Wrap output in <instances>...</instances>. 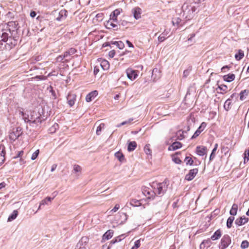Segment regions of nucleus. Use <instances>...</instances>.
Masks as SVG:
<instances>
[{
    "instance_id": "nucleus-43",
    "label": "nucleus",
    "mask_w": 249,
    "mask_h": 249,
    "mask_svg": "<svg viewBox=\"0 0 249 249\" xmlns=\"http://www.w3.org/2000/svg\"><path fill=\"white\" fill-rule=\"evenodd\" d=\"M166 35L164 32L163 33L158 37V40L160 42L163 41L166 38Z\"/></svg>"
},
{
    "instance_id": "nucleus-7",
    "label": "nucleus",
    "mask_w": 249,
    "mask_h": 249,
    "mask_svg": "<svg viewBox=\"0 0 249 249\" xmlns=\"http://www.w3.org/2000/svg\"><path fill=\"white\" fill-rule=\"evenodd\" d=\"M126 73L127 77L131 80H135L138 76L137 71L131 68L127 69Z\"/></svg>"
},
{
    "instance_id": "nucleus-14",
    "label": "nucleus",
    "mask_w": 249,
    "mask_h": 249,
    "mask_svg": "<svg viewBox=\"0 0 249 249\" xmlns=\"http://www.w3.org/2000/svg\"><path fill=\"white\" fill-rule=\"evenodd\" d=\"M98 95V92L96 90L93 91L89 93L86 97V100L87 102H89L92 100Z\"/></svg>"
},
{
    "instance_id": "nucleus-25",
    "label": "nucleus",
    "mask_w": 249,
    "mask_h": 249,
    "mask_svg": "<svg viewBox=\"0 0 249 249\" xmlns=\"http://www.w3.org/2000/svg\"><path fill=\"white\" fill-rule=\"evenodd\" d=\"M244 56V53L242 50H239L237 53L235 54V58L236 60H241Z\"/></svg>"
},
{
    "instance_id": "nucleus-40",
    "label": "nucleus",
    "mask_w": 249,
    "mask_h": 249,
    "mask_svg": "<svg viewBox=\"0 0 249 249\" xmlns=\"http://www.w3.org/2000/svg\"><path fill=\"white\" fill-rule=\"evenodd\" d=\"M181 19L179 18H173L172 23L174 25H178L181 21Z\"/></svg>"
},
{
    "instance_id": "nucleus-35",
    "label": "nucleus",
    "mask_w": 249,
    "mask_h": 249,
    "mask_svg": "<svg viewBox=\"0 0 249 249\" xmlns=\"http://www.w3.org/2000/svg\"><path fill=\"white\" fill-rule=\"evenodd\" d=\"M249 247V242L247 240H244L242 242L241 248L242 249H247Z\"/></svg>"
},
{
    "instance_id": "nucleus-60",
    "label": "nucleus",
    "mask_w": 249,
    "mask_h": 249,
    "mask_svg": "<svg viewBox=\"0 0 249 249\" xmlns=\"http://www.w3.org/2000/svg\"><path fill=\"white\" fill-rule=\"evenodd\" d=\"M65 58H63V55H59L57 58V61H61L63 59Z\"/></svg>"
},
{
    "instance_id": "nucleus-21",
    "label": "nucleus",
    "mask_w": 249,
    "mask_h": 249,
    "mask_svg": "<svg viewBox=\"0 0 249 249\" xmlns=\"http://www.w3.org/2000/svg\"><path fill=\"white\" fill-rule=\"evenodd\" d=\"M137 147V143L135 141L130 142L128 143L127 150L129 152L132 151L135 149Z\"/></svg>"
},
{
    "instance_id": "nucleus-17",
    "label": "nucleus",
    "mask_w": 249,
    "mask_h": 249,
    "mask_svg": "<svg viewBox=\"0 0 249 249\" xmlns=\"http://www.w3.org/2000/svg\"><path fill=\"white\" fill-rule=\"evenodd\" d=\"M235 79V75L232 73H229L223 76V79L228 82H231Z\"/></svg>"
},
{
    "instance_id": "nucleus-36",
    "label": "nucleus",
    "mask_w": 249,
    "mask_h": 249,
    "mask_svg": "<svg viewBox=\"0 0 249 249\" xmlns=\"http://www.w3.org/2000/svg\"><path fill=\"white\" fill-rule=\"evenodd\" d=\"M185 162H186V164L187 165H192L194 163V160L192 159L189 157H186L184 160Z\"/></svg>"
},
{
    "instance_id": "nucleus-9",
    "label": "nucleus",
    "mask_w": 249,
    "mask_h": 249,
    "mask_svg": "<svg viewBox=\"0 0 249 249\" xmlns=\"http://www.w3.org/2000/svg\"><path fill=\"white\" fill-rule=\"evenodd\" d=\"M21 129L20 127L17 128L16 131L13 129L12 132L10 134V139L12 140H15L18 139L21 134Z\"/></svg>"
},
{
    "instance_id": "nucleus-49",
    "label": "nucleus",
    "mask_w": 249,
    "mask_h": 249,
    "mask_svg": "<svg viewBox=\"0 0 249 249\" xmlns=\"http://www.w3.org/2000/svg\"><path fill=\"white\" fill-rule=\"evenodd\" d=\"M144 151H145V153H146L147 155H150V154H151V150L150 149L149 146H148V145H146L144 147Z\"/></svg>"
},
{
    "instance_id": "nucleus-48",
    "label": "nucleus",
    "mask_w": 249,
    "mask_h": 249,
    "mask_svg": "<svg viewBox=\"0 0 249 249\" xmlns=\"http://www.w3.org/2000/svg\"><path fill=\"white\" fill-rule=\"evenodd\" d=\"M39 153V151L38 149L36 150L35 152H34L32 155L31 159L32 160H35L38 155Z\"/></svg>"
},
{
    "instance_id": "nucleus-45",
    "label": "nucleus",
    "mask_w": 249,
    "mask_h": 249,
    "mask_svg": "<svg viewBox=\"0 0 249 249\" xmlns=\"http://www.w3.org/2000/svg\"><path fill=\"white\" fill-rule=\"evenodd\" d=\"M191 70H192L191 68L189 67L187 70L184 71L183 73V77H185V78L187 77L189 75Z\"/></svg>"
},
{
    "instance_id": "nucleus-32",
    "label": "nucleus",
    "mask_w": 249,
    "mask_h": 249,
    "mask_svg": "<svg viewBox=\"0 0 249 249\" xmlns=\"http://www.w3.org/2000/svg\"><path fill=\"white\" fill-rule=\"evenodd\" d=\"M112 44L116 45L120 49H122L124 47V44L122 41H114L112 42Z\"/></svg>"
},
{
    "instance_id": "nucleus-38",
    "label": "nucleus",
    "mask_w": 249,
    "mask_h": 249,
    "mask_svg": "<svg viewBox=\"0 0 249 249\" xmlns=\"http://www.w3.org/2000/svg\"><path fill=\"white\" fill-rule=\"evenodd\" d=\"M133 118H130L127 121L123 122L122 123H121L119 124H118L117 125V127H120L121 126L124 125V124H131V122L133 121Z\"/></svg>"
},
{
    "instance_id": "nucleus-59",
    "label": "nucleus",
    "mask_w": 249,
    "mask_h": 249,
    "mask_svg": "<svg viewBox=\"0 0 249 249\" xmlns=\"http://www.w3.org/2000/svg\"><path fill=\"white\" fill-rule=\"evenodd\" d=\"M221 150H222V152H224L225 154H226V153L228 152L229 149H228V147H223L221 149Z\"/></svg>"
},
{
    "instance_id": "nucleus-53",
    "label": "nucleus",
    "mask_w": 249,
    "mask_h": 249,
    "mask_svg": "<svg viewBox=\"0 0 249 249\" xmlns=\"http://www.w3.org/2000/svg\"><path fill=\"white\" fill-rule=\"evenodd\" d=\"M76 52V50L75 49L71 48L68 50V53L71 55L74 54Z\"/></svg>"
},
{
    "instance_id": "nucleus-3",
    "label": "nucleus",
    "mask_w": 249,
    "mask_h": 249,
    "mask_svg": "<svg viewBox=\"0 0 249 249\" xmlns=\"http://www.w3.org/2000/svg\"><path fill=\"white\" fill-rule=\"evenodd\" d=\"M182 10L183 16H185L186 18L190 19L193 17L194 13L196 11V8L193 5L185 3L182 6Z\"/></svg>"
},
{
    "instance_id": "nucleus-30",
    "label": "nucleus",
    "mask_w": 249,
    "mask_h": 249,
    "mask_svg": "<svg viewBox=\"0 0 249 249\" xmlns=\"http://www.w3.org/2000/svg\"><path fill=\"white\" fill-rule=\"evenodd\" d=\"M234 220V217L233 216H230L228 218L227 221V227L228 228H231V227Z\"/></svg>"
},
{
    "instance_id": "nucleus-37",
    "label": "nucleus",
    "mask_w": 249,
    "mask_h": 249,
    "mask_svg": "<svg viewBox=\"0 0 249 249\" xmlns=\"http://www.w3.org/2000/svg\"><path fill=\"white\" fill-rule=\"evenodd\" d=\"M130 204L134 207H138L141 205V203L139 200H132L130 202Z\"/></svg>"
},
{
    "instance_id": "nucleus-34",
    "label": "nucleus",
    "mask_w": 249,
    "mask_h": 249,
    "mask_svg": "<svg viewBox=\"0 0 249 249\" xmlns=\"http://www.w3.org/2000/svg\"><path fill=\"white\" fill-rule=\"evenodd\" d=\"M81 170L82 168L79 165L75 164L73 165V169L72 172L74 173H80Z\"/></svg>"
},
{
    "instance_id": "nucleus-19",
    "label": "nucleus",
    "mask_w": 249,
    "mask_h": 249,
    "mask_svg": "<svg viewBox=\"0 0 249 249\" xmlns=\"http://www.w3.org/2000/svg\"><path fill=\"white\" fill-rule=\"evenodd\" d=\"M133 14L134 18L138 19L141 18V9L139 7H136L133 10Z\"/></svg>"
},
{
    "instance_id": "nucleus-42",
    "label": "nucleus",
    "mask_w": 249,
    "mask_h": 249,
    "mask_svg": "<svg viewBox=\"0 0 249 249\" xmlns=\"http://www.w3.org/2000/svg\"><path fill=\"white\" fill-rule=\"evenodd\" d=\"M248 93V92H247L246 90L242 91L240 93V99L242 101L244 100L245 99V95H247Z\"/></svg>"
},
{
    "instance_id": "nucleus-57",
    "label": "nucleus",
    "mask_w": 249,
    "mask_h": 249,
    "mask_svg": "<svg viewBox=\"0 0 249 249\" xmlns=\"http://www.w3.org/2000/svg\"><path fill=\"white\" fill-rule=\"evenodd\" d=\"M218 144L217 143H215L214 144V148L212 150V152L211 153H213V154H215L216 151L217 150V148H218Z\"/></svg>"
},
{
    "instance_id": "nucleus-22",
    "label": "nucleus",
    "mask_w": 249,
    "mask_h": 249,
    "mask_svg": "<svg viewBox=\"0 0 249 249\" xmlns=\"http://www.w3.org/2000/svg\"><path fill=\"white\" fill-rule=\"evenodd\" d=\"M238 210V205L234 203L230 211V213L231 215L234 216L236 215Z\"/></svg>"
},
{
    "instance_id": "nucleus-29",
    "label": "nucleus",
    "mask_w": 249,
    "mask_h": 249,
    "mask_svg": "<svg viewBox=\"0 0 249 249\" xmlns=\"http://www.w3.org/2000/svg\"><path fill=\"white\" fill-rule=\"evenodd\" d=\"M231 99H227L224 103V107L227 110H229L231 108Z\"/></svg>"
},
{
    "instance_id": "nucleus-63",
    "label": "nucleus",
    "mask_w": 249,
    "mask_h": 249,
    "mask_svg": "<svg viewBox=\"0 0 249 249\" xmlns=\"http://www.w3.org/2000/svg\"><path fill=\"white\" fill-rule=\"evenodd\" d=\"M71 54H69V53H68V51L65 52L64 53V54H63V58H67L68 56H70Z\"/></svg>"
},
{
    "instance_id": "nucleus-56",
    "label": "nucleus",
    "mask_w": 249,
    "mask_h": 249,
    "mask_svg": "<svg viewBox=\"0 0 249 249\" xmlns=\"http://www.w3.org/2000/svg\"><path fill=\"white\" fill-rule=\"evenodd\" d=\"M115 54V51L114 50H111L109 52L108 55L109 56L112 58L114 56Z\"/></svg>"
},
{
    "instance_id": "nucleus-46",
    "label": "nucleus",
    "mask_w": 249,
    "mask_h": 249,
    "mask_svg": "<svg viewBox=\"0 0 249 249\" xmlns=\"http://www.w3.org/2000/svg\"><path fill=\"white\" fill-rule=\"evenodd\" d=\"M218 89H219L220 90H222L224 92H226L227 91L228 87L226 85H220L218 86Z\"/></svg>"
},
{
    "instance_id": "nucleus-64",
    "label": "nucleus",
    "mask_w": 249,
    "mask_h": 249,
    "mask_svg": "<svg viewBox=\"0 0 249 249\" xmlns=\"http://www.w3.org/2000/svg\"><path fill=\"white\" fill-rule=\"evenodd\" d=\"M30 16L32 17V18H34L36 17V12L35 11H32L31 13H30Z\"/></svg>"
},
{
    "instance_id": "nucleus-26",
    "label": "nucleus",
    "mask_w": 249,
    "mask_h": 249,
    "mask_svg": "<svg viewBox=\"0 0 249 249\" xmlns=\"http://www.w3.org/2000/svg\"><path fill=\"white\" fill-rule=\"evenodd\" d=\"M18 215V211L17 210H14L12 214L9 216L8 218V221H11L16 218Z\"/></svg>"
},
{
    "instance_id": "nucleus-18",
    "label": "nucleus",
    "mask_w": 249,
    "mask_h": 249,
    "mask_svg": "<svg viewBox=\"0 0 249 249\" xmlns=\"http://www.w3.org/2000/svg\"><path fill=\"white\" fill-rule=\"evenodd\" d=\"M113 234V231L110 230H108L103 235V239L104 240H109L112 237Z\"/></svg>"
},
{
    "instance_id": "nucleus-51",
    "label": "nucleus",
    "mask_w": 249,
    "mask_h": 249,
    "mask_svg": "<svg viewBox=\"0 0 249 249\" xmlns=\"http://www.w3.org/2000/svg\"><path fill=\"white\" fill-rule=\"evenodd\" d=\"M49 91L52 93V96H53L54 99L56 98V95L55 93V91L53 90L52 87L50 86L49 88Z\"/></svg>"
},
{
    "instance_id": "nucleus-47",
    "label": "nucleus",
    "mask_w": 249,
    "mask_h": 249,
    "mask_svg": "<svg viewBox=\"0 0 249 249\" xmlns=\"http://www.w3.org/2000/svg\"><path fill=\"white\" fill-rule=\"evenodd\" d=\"M206 126V123L203 122L197 130H199L200 132H201L205 128Z\"/></svg>"
},
{
    "instance_id": "nucleus-10",
    "label": "nucleus",
    "mask_w": 249,
    "mask_h": 249,
    "mask_svg": "<svg viewBox=\"0 0 249 249\" xmlns=\"http://www.w3.org/2000/svg\"><path fill=\"white\" fill-rule=\"evenodd\" d=\"M196 153L200 156L206 155L207 153V148L204 146H197L196 147Z\"/></svg>"
},
{
    "instance_id": "nucleus-54",
    "label": "nucleus",
    "mask_w": 249,
    "mask_h": 249,
    "mask_svg": "<svg viewBox=\"0 0 249 249\" xmlns=\"http://www.w3.org/2000/svg\"><path fill=\"white\" fill-rule=\"evenodd\" d=\"M120 208V205L118 204L115 205V207L111 211L113 212H116Z\"/></svg>"
},
{
    "instance_id": "nucleus-44",
    "label": "nucleus",
    "mask_w": 249,
    "mask_h": 249,
    "mask_svg": "<svg viewBox=\"0 0 249 249\" xmlns=\"http://www.w3.org/2000/svg\"><path fill=\"white\" fill-rule=\"evenodd\" d=\"M244 155V162H246L249 160V149L245 151Z\"/></svg>"
},
{
    "instance_id": "nucleus-13",
    "label": "nucleus",
    "mask_w": 249,
    "mask_h": 249,
    "mask_svg": "<svg viewBox=\"0 0 249 249\" xmlns=\"http://www.w3.org/2000/svg\"><path fill=\"white\" fill-rule=\"evenodd\" d=\"M5 147L2 145H0V166L1 165L5 160Z\"/></svg>"
},
{
    "instance_id": "nucleus-41",
    "label": "nucleus",
    "mask_w": 249,
    "mask_h": 249,
    "mask_svg": "<svg viewBox=\"0 0 249 249\" xmlns=\"http://www.w3.org/2000/svg\"><path fill=\"white\" fill-rule=\"evenodd\" d=\"M59 128V125L57 124H54L50 129V131L51 133L54 132L56 130L58 129Z\"/></svg>"
},
{
    "instance_id": "nucleus-6",
    "label": "nucleus",
    "mask_w": 249,
    "mask_h": 249,
    "mask_svg": "<svg viewBox=\"0 0 249 249\" xmlns=\"http://www.w3.org/2000/svg\"><path fill=\"white\" fill-rule=\"evenodd\" d=\"M142 192L143 194L149 199L151 198H153L156 196L154 190L152 189V187L149 188L144 187L142 188Z\"/></svg>"
},
{
    "instance_id": "nucleus-4",
    "label": "nucleus",
    "mask_w": 249,
    "mask_h": 249,
    "mask_svg": "<svg viewBox=\"0 0 249 249\" xmlns=\"http://www.w3.org/2000/svg\"><path fill=\"white\" fill-rule=\"evenodd\" d=\"M18 24L16 21H10L4 25V28L6 31H8L11 37L15 36L17 33Z\"/></svg>"
},
{
    "instance_id": "nucleus-8",
    "label": "nucleus",
    "mask_w": 249,
    "mask_h": 249,
    "mask_svg": "<svg viewBox=\"0 0 249 249\" xmlns=\"http://www.w3.org/2000/svg\"><path fill=\"white\" fill-rule=\"evenodd\" d=\"M198 170L197 168H194L189 171L188 174L185 176V179L191 181L192 180L197 174Z\"/></svg>"
},
{
    "instance_id": "nucleus-58",
    "label": "nucleus",
    "mask_w": 249,
    "mask_h": 249,
    "mask_svg": "<svg viewBox=\"0 0 249 249\" xmlns=\"http://www.w3.org/2000/svg\"><path fill=\"white\" fill-rule=\"evenodd\" d=\"M124 236V235H123V234H122V235H120V236H118V237L116 238V239H115V240L114 241H113V243H116V242H120V241H121L122 240V239H121V237H122V236Z\"/></svg>"
},
{
    "instance_id": "nucleus-62",
    "label": "nucleus",
    "mask_w": 249,
    "mask_h": 249,
    "mask_svg": "<svg viewBox=\"0 0 249 249\" xmlns=\"http://www.w3.org/2000/svg\"><path fill=\"white\" fill-rule=\"evenodd\" d=\"M40 205H46L47 204V200L46 199H43L41 202H40Z\"/></svg>"
},
{
    "instance_id": "nucleus-16",
    "label": "nucleus",
    "mask_w": 249,
    "mask_h": 249,
    "mask_svg": "<svg viewBox=\"0 0 249 249\" xmlns=\"http://www.w3.org/2000/svg\"><path fill=\"white\" fill-rule=\"evenodd\" d=\"M10 36V34L8 31H6L4 28L1 29V37L2 40L5 42L7 40L8 37Z\"/></svg>"
},
{
    "instance_id": "nucleus-5",
    "label": "nucleus",
    "mask_w": 249,
    "mask_h": 249,
    "mask_svg": "<svg viewBox=\"0 0 249 249\" xmlns=\"http://www.w3.org/2000/svg\"><path fill=\"white\" fill-rule=\"evenodd\" d=\"M231 243V237L228 235H224L221 240L220 243L219 245L220 249H226Z\"/></svg>"
},
{
    "instance_id": "nucleus-52",
    "label": "nucleus",
    "mask_w": 249,
    "mask_h": 249,
    "mask_svg": "<svg viewBox=\"0 0 249 249\" xmlns=\"http://www.w3.org/2000/svg\"><path fill=\"white\" fill-rule=\"evenodd\" d=\"M200 133L201 132H200L199 130H196V131L194 134V135H193V136L192 137L191 139H193L196 138L200 135Z\"/></svg>"
},
{
    "instance_id": "nucleus-27",
    "label": "nucleus",
    "mask_w": 249,
    "mask_h": 249,
    "mask_svg": "<svg viewBox=\"0 0 249 249\" xmlns=\"http://www.w3.org/2000/svg\"><path fill=\"white\" fill-rule=\"evenodd\" d=\"M115 156L121 162H123L124 160V155L119 151L115 153Z\"/></svg>"
},
{
    "instance_id": "nucleus-33",
    "label": "nucleus",
    "mask_w": 249,
    "mask_h": 249,
    "mask_svg": "<svg viewBox=\"0 0 249 249\" xmlns=\"http://www.w3.org/2000/svg\"><path fill=\"white\" fill-rule=\"evenodd\" d=\"M184 131L182 130H179L176 133V136L177 137V139L179 140H181L184 138V136L183 135Z\"/></svg>"
},
{
    "instance_id": "nucleus-61",
    "label": "nucleus",
    "mask_w": 249,
    "mask_h": 249,
    "mask_svg": "<svg viewBox=\"0 0 249 249\" xmlns=\"http://www.w3.org/2000/svg\"><path fill=\"white\" fill-rule=\"evenodd\" d=\"M56 167H57V164H53L52 165V168H51V172H53L55 170Z\"/></svg>"
},
{
    "instance_id": "nucleus-55",
    "label": "nucleus",
    "mask_w": 249,
    "mask_h": 249,
    "mask_svg": "<svg viewBox=\"0 0 249 249\" xmlns=\"http://www.w3.org/2000/svg\"><path fill=\"white\" fill-rule=\"evenodd\" d=\"M141 245L140 239L137 240L135 242L134 246L137 247V248H139Z\"/></svg>"
},
{
    "instance_id": "nucleus-39",
    "label": "nucleus",
    "mask_w": 249,
    "mask_h": 249,
    "mask_svg": "<svg viewBox=\"0 0 249 249\" xmlns=\"http://www.w3.org/2000/svg\"><path fill=\"white\" fill-rule=\"evenodd\" d=\"M106 26L108 29H111L115 28L117 26L115 24L112 23L111 21H108L107 23Z\"/></svg>"
},
{
    "instance_id": "nucleus-11",
    "label": "nucleus",
    "mask_w": 249,
    "mask_h": 249,
    "mask_svg": "<svg viewBox=\"0 0 249 249\" xmlns=\"http://www.w3.org/2000/svg\"><path fill=\"white\" fill-rule=\"evenodd\" d=\"M248 221H249V218L244 215V216H241L240 217L236 219L235 221V223L237 226H240L244 225L245 224L247 223Z\"/></svg>"
},
{
    "instance_id": "nucleus-20",
    "label": "nucleus",
    "mask_w": 249,
    "mask_h": 249,
    "mask_svg": "<svg viewBox=\"0 0 249 249\" xmlns=\"http://www.w3.org/2000/svg\"><path fill=\"white\" fill-rule=\"evenodd\" d=\"M100 66L104 70H107L109 68V64L106 60H102L100 63Z\"/></svg>"
},
{
    "instance_id": "nucleus-12",
    "label": "nucleus",
    "mask_w": 249,
    "mask_h": 249,
    "mask_svg": "<svg viewBox=\"0 0 249 249\" xmlns=\"http://www.w3.org/2000/svg\"><path fill=\"white\" fill-rule=\"evenodd\" d=\"M76 95L69 93L67 96L68 103L70 107H72L75 103L76 100Z\"/></svg>"
},
{
    "instance_id": "nucleus-2",
    "label": "nucleus",
    "mask_w": 249,
    "mask_h": 249,
    "mask_svg": "<svg viewBox=\"0 0 249 249\" xmlns=\"http://www.w3.org/2000/svg\"><path fill=\"white\" fill-rule=\"evenodd\" d=\"M169 182L167 179H165L161 183L154 182L151 185V187L154 190L156 196H163L167 191Z\"/></svg>"
},
{
    "instance_id": "nucleus-50",
    "label": "nucleus",
    "mask_w": 249,
    "mask_h": 249,
    "mask_svg": "<svg viewBox=\"0 0 249 249\" xmlns=\"http://www.w3.org/2000/svg\"><path fill=\"white\" fill-rule=\"evenodd\" d=\"M172 160L173 161L177 164H180L181 163V160L179 159V158L173 157Z\"/></svg>"
},
{
    "instance_id": "nucleus-15",
    "label": "nucleus",
    "mask_w": 249,
    "mask_h": 249,
    "mask_svg": "<svg viewBox=\"0 0 249 249\" xmlns=\"http://www.w3.org/2000/svg\"><path fill=\"white\" fill-rule=\"evenodd\" d=\"M181 146H182V144L180 142H173L171 145L169 146L168 150L170 151H171V150L174 151V150H176L177 149L180 148V147H181Z\"/></svg>"
},
{
    "instance_id": "nucleus-31",
    "label": "nucleus",
    "mask_w": 249,
    "mask_h": 249,
    "mask_svg": "<svg viewBox=\"0 0 249 249\" xmlns=\"http://www.w3.org/2000/svg\"><path fill=\"white\" fill-rule=\"evenodd\" d=\"M66 12V10H61L59 13V16L56 18V20L60 21L63 18H65Z\"/></svg>"
},
{
    "instance_id": "nucleus-28",
    "label": "nucleus",
    "mask_w": 249,
    "mask_h": 249,
    "mask_svg": "<svg viewBox=\"0 0 249 249\" xmlns=\"http://www.w3.org/2000/svg\"><path fill=\"white\" fill-rule=\"evenodd\" d=\"M105 124L104 123L100 124L97 127L96 134L97 135H100L103 129L104 128Z\"/></svg>"
},
{
    "instance_id": "nucleus-23",
    "label": "nucleus",
    "mask_w": 249,
    "mask_h": 249,
    "mask_svg": "<svg viewBox=\"0 0 249 249\" xmlns=\"http://www.w3.org/2000/svg\"><path fill=\"white\" fill-rule=\"evenodd\" d=\"M120 14V10L119 9L115 10L111 14H110V20H112L113 21L117 20V17L118 15Z\"/></svg>"
},
{
    "instance_id": "nucleus-1",
    "label": "nucleus",
    "mask_w": 249,
    "mask_h": 249,
    "mask_svg": "<svg viewBox=\"0 0 249 249\" xmlns=\"http://www.w3.org/2000/svg\"><path fill=\"white\" fill-rule=\"evenodd\" d=\"M19 114L26 123H29L31 125H38L42 122L41 115L37 112L33 111L30 114L23 111L19 110Z\"/></svg>"
},
{
    "instance_id": "nucleus-24",
    "label": "nucleus",
    "mask_w": 249,
    "mask_h": 249,
    "mask_svg": "<svg viewBox=\"0 0 249 249\" xmlns=\"http://www.w3.org/2000/svg\"><path fill=\"white\" fill-rule=\"evenodd\" d=\"M221 236V232L220 230H218L214 232L213 234L211 236V238L213 240H216Z\"/></svg>"
}]
</instances>
